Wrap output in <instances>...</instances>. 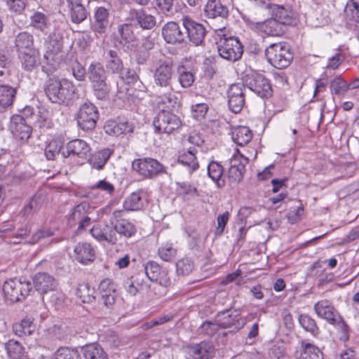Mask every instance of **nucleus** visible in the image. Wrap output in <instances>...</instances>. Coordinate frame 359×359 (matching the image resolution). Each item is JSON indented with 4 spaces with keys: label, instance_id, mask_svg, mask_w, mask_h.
<instances>
[{
    "label": "nucleus",
    "instance_id": "49530a36",
    "mask_svg": "<svg viewBox=\"0 0 359 359\" xmlns=\"http://www.w3.org/2000/svg\"><path fill=\"white\" fill-rule=\"evenodd\" d=\"M95 290L88 283L79 284L76 290V295L83 303H91L95 299Z\"/></svg>",
    "mask_w": 359,
    "mask_h": 359
},
{
    "label": "nucleus",
    "instance_id": "7ed1b4c3",
    "mask_svg": "<svg viewBox=\"0 0 359 359\" xmlns=\"http://www.w3.org/2000/svg\"><path fill=\"white\" fill-rule=\"evenodd\" d=\"M63 36L59 32L50 34L45 41L46 53L43 55L45 65L42 71L47 74L55 72L59 67L62 57L60 53L63 48Z\"/></svg>",
    "mask_w": 359,
    "mask_h": 359
},
{
    "label": "nucleus",
    "instance_id": "b1692460",
    "mask_svg": "<svg viewBox=\"0 0 359 359\" xmlns=\"http://www.w3.org/2000/svg\"><path fill=\"white\" fill-rule=\"evenodd\" d=\"M82 1L83 0H65L70 19L74 23H81L87 18L88 13Z\"/></svg>",
    "mask_w": 359,
    "mask_h": 359
},
{
    "label": "nucleus",
    "instance_id": "09e8293b",
    "mask_svg": "<svg viewBox=\"0 0 359 359\" xmlns=\"http://www.w3.org/2000/svg\"><path fill=\"white\" fill-rule=\"evenodd\" d=\"M89 208V204L83 202L74 208L71 215L69 217V223L72 225L78 222L82 218L87 215V210Z\"/></svg>",
    "mask_w": 359,
    "mask_h": 359
},
{
    "label": "nucleus",
    "instance_id": "20e7f679",
    "mask_svg": "<svg viewBox=\"0 0 359 359\" xmlns=\"http://www.w3.org/2000/svg\"><path fill=\"white\" fill-rule=\"evenodd\" d=\"M265 55L267 61L279 69L287 67L293 60L290 46L286 43L271 44L265 50Z\"/></svg>",
    "mask_w": 359,
    "mask_h": 359
},
{
    "label": "nucleus",
    "instance_id": "a211bd4d",
    "mask_svg": "<svg viewBox=\"0 0 359 359\" xmlns=\"http://www.w3.org/2000/svg\"><path fill=\"white\" fill-rule=\"evenodd\" d=\"M10 129L13 136L20 141H27L32 134V127L29 126L21 115H13L11 117Z\"/></svg>",
    "mask_w": 359,
    "mask_h": 359
},
{
    "label": "nucleus",
    "instance_id": "7c9ffc66",
    "mask_svg": "<svg viewBox=\"0 0 359 359\" xmlns=\"http://www.w3.org/2000/svg\"><path fill=\"white\" fill-rule=\"evenodd\" d=\"M177 81L183 88H190L196 79V70L193 67L180 65L177 69Z\"/></svg>",
    "mask_w": 359,
    "mask_h": 359
},
{
    "label": "nucleus",
    "instance_id": "e433bc0d",
    "mask_svg": "<svg viewBox=\"0 0 359 359\" xmlns=\"http://www.w3.org/2000/svg\"><path fill=\"white\" fill-rule=\"evenodd\" d=\"M88 79L92 83L107 80V73L103 65L98 62H92L87 71Z\"/></svg>",
    "mask_w": 359,
    "mask_h": 359
},
{
    "label": "nucleus",
    "instance_id": "3c124183",
    "mask_svg": "<svg viewBox=\"0 0 359 359\" xmlns=\"http://www.w3.org/2000/svg\"><path fill=\"white\" fill-rule=\"evenodd\" d=\"M118 33L121 39L120 42L125 44L133 42L136 39L133 26L130 24L125 23L120 25L118 28Z\"/></svg>",
    "mask_w": 359,
    "mask_h": 359
},
{
    "label": "nucleus",
    "instance_id": "473e14b6",
    "mask_svg": "<svg viewBox=\"0 0 359 359\" xmlns=\"http://www.w3.org/2000/svg\"><path fill=\"white\" fill-rule=\"evenodd\" d=\"M109 12L104 7H99L95 13L93 30L99 34H103L109 27Z\"/></svg>",
    "mask_w": 359,
    "mask_h": 359
},
{
    "label": "nucleus",
    "instance_id": "69168bd1",
    "mask_svg": "<svg viewBox=\"0 0 359 359\" xmlns=\"http://www.w3.org/2000/svg\"><path fill=\"white\" fill-rule=\"evenodd\" d=\"M160 257L165 262H170L176 255V250L172 246L165 245L158 250Z\"/></svg>",
    "mask_w": 359,
    "mask_h": 359
},
{
    "label": "nucleus",
    "instance_id": "423d86ee",
    "mask_svg": "<svg viewBox=\"0 0 359 359\" xmlns=\"http://www.w3.org/2000/svg\"><path fill=\"white\" fill-rule=\"evenodd\" d=\"M255 4L261 8L271 11V15L275 17L283 25H293L297 23V13L288 6H284L272 4L269 0H252Z\"/></svg>",
    "mask_w": 359,
    "mask_h": 359
},
{
    "label": "nucleus",
    "instance_id": "c85d7f7f",
    "mask_svg": "<svg viewBox=\"0 0 359 359\" xmlns=\"http://www.w3.org/2000/svg\"><path fill=\"white\" fill-rule=\"evenodd\" d=\"M204 12L208 18H220L226 19L229 16V9L222 4L220 0H208L205 6Z\"/></svg>",
    "mask_w": 359,
    "mask_h": 359
},
{
    "label": "nucleus",
    "instance_id": "de8ad7c7",
    "mask_svg": "<svg viewBox=\"0 0 359 359\" xmlns=\"http://www.w3.org/2000/svg\"><path fill=\"white\" fill-rule=\"evenodd\" d=\"M30 25L37 30L45 32L50 25L48 17L42 12L36 11L30 16Z\"/></svg>",
    "mask_w": 359,
    "mask_h": 359
},
{
    "label": "nucleus",
    "instance_id": "39448f33",
    "mask_svg": "<svg viewBox=\"0 0 359 359\" xmlns=\"http://www.w3.org/2000/svg\"><path fill=\"white\" fill-rule=\"evenodd\" d=\"M32 290V283L22 278L10 279L5 281L3 285L5 297L11 302L24 300Z\"/></svg>",
    "mask_w": 359,
    "mask_h": 359
},
{
    "label": "nucleus",
    "instance_id": "5fc2aeb1",
    "mask_svg": "<svg viewBox=\"0 0 359 359\" xmlns=\"http://www.w3.org/2000/svg\"><path fill=\"white\" fill-rule=\"evenodd\" d=\"M176 272L177 275L187 276L194 269V262L188 257L178 260L176 264Z\"/></svg>",
    "mask_w": 359,
    "mask_h": 359
},
{
    "label": "nucleus",
    "instance_id": "c756f323",
    "mask_svg": "<svg viewBox=\"0 0 359 359\" xmlns=\"http://www.w3.org/2000/svg\"><path fill=\"white\" fill-rule=\"evenodd\" d=\"M295 357L298 359H323V353L317 346L302 341L300 348L295 352Z\"/></svg>",
    "mask_w": 359,
    "mask_h": 359
},
{
    "label": "nucleus",
    "instance_id": "603ef678",
    "mask_svg": "<svg viewBox=\"0 0 359 359\" xmlns=\"http://www.w3.org/2000/svg\"><path fill=\"white\" fill-rule=\"evenodd\" d=\"M51 359H81L79 351L69 347H60Z\"/></svg>",
    "mask_w": 359,
    "mask_h": 359
},
{
    "label": "nucleus",
    "instance_id": "f257e3e1",
    "mask_svg": "<svg viewBox=\"0 0 359 359\" xmlns=\"http://www.w3.org/2000/svg\"><path fill=\"white\" fill-rule=\"evenodd\" d=\"M174 62L170 58L159 60L154 72V83L158 88V93L163 96V102L175 104L177 97L173 94Z\"/></svg>",
    "mask_w": 359,
    "mask_h": 359
},
{
    "label": "nucleus",
    "instance_id": "c9c22d12",
    "mask_svg": "<svg viewBox=\"0 0 359 359\" xmlns=\"http://www.w3.org/2000/svg\"><path fill=\"white\" fill-rule=\"evenodd\" d=\"M105 130L109 135L118 136L122 134L132 133L134 126L133 123L128 121L119 123L111 121L105 126Z\"/></svg>",
    "mask_w": 359,
    "mask_h": 359
},
{
    "label": "nucleus",
    "instance_id": "0eeeda50",
    "mask_svg": "<svg viewBox=\"0 0 359 359\" xmlns=\"http://www.w3.org/2000/svg\"><path fill=\"white\" fill-rule=\"evenodd\" d=\"M132 168L147 179H154L167 172L165 167L153 158L135 159L132 162Z\"/></svg>",
    "mask_w": 359,
    "mask_h": 359
},
{
    "label": "nucleus",
    "instance_id": "f3484780",
    "mask_svg": "<svg viewBox=\"0 0 359 359\" xmlns=\"http://www.w3.org/2000/svg\"><path fill=\"white\" fill-rule=\"evenodd\" d=\"M214 346L205 341L186 348L187 359H210L214 356Z\"/></svg>",
    "mask_w": 359,
    "mask_h": 359
},
{
    "label": "nucleus",
    "instance_id": "a18cd8bd",
    "mask_svg": "<svg viewBox=\"0 0 359 359\" xmlns=\"http://www.w3.org/2000/svg\"><path fill=\"white\" fill-rule=\"evenodd\" d=\"M16 95L15 88L9 85H0V105L8 107L12 105Z\"/></svg>",
    "mask_w": 359,
    "mask_h": 359
},
{
    "label": "nucleus",
    "instance_id": "6e6552de",
    "mask_svg": "<svg viewBox=\"0 0 359 359\" xmlns=\"http://www.w3.org/2000/svg\"><path fill=\"white\" fill-rule=\"evenodd\" d=\"M153 125L155 133L171 134L182 127V121L172 112L162 110L154 118Z\"/></svg>",
    "mask_w": 359,
    "mask_h": 359
},
{
    "label": "nucleus",
    "instance_id": "c03bdc74",
    "mask_svg": "<svg viewBox=\"0 0 359 359\" xmlns=\"http://www.w3.org/2000/svg\"><path fill=\"white\" fill-rule=\"evenodd\" d=\"M15 46L18 51L34 48V36L28 32H20L15 39Z\"/></svg>",
    "mask_w": 359,
    "mask_h": 359
},
{
    "label": "nucleus",
    "instance_id": "bb28decb",
    "mask_svg": "<svg viewBox=\"0 0 359 359\" xmlns=\"http://www.w3.org/2000/svg\"><path fill=\"white\" fill-rule=\"evenodd\" d=\"M130 15L131 20L143 29H151L156 25V18L143 9H131Z\"/></svg>",
    "mask_w": 359,
    "mask_h": 359
},
{
    "label": "nucleus",
    "instance_id": "2f4dec72",
    "mask_svg": "<svg viewBox=\"0 0 359 359\" xmlns=\"http://www.w3.org/2000/svg\"><path fill=\"white\" fill-rule=\"evenodd\" d=\"M84 359H108V355L97 343L86 344L81 348Z\"/></svg>",
    "mask_w": 359,
    "mask_h": 359
},
{
    "label": "nucleus",
    "instance_id": "e2e57ef3",
    "mask_svg": "<svg viewBox=\"0 0 359 359\" xmlns=\"http://www.w3.org/2000/svg\"><path fill=\"white\" fill-rule=\"evenodd\" d=\"M219 329L221 328L216 318L214 321H205L199 327L201 332L208 336L214 335Z\"/></svg>",
    "mask_w": 359,
    "mask_h": 359
},
{
    "label": "nucleus",
    "instance_id": "864d4df0",
    "mask_svg": "<svg viewBox=\"0 0 359 359\" xmlns=\"http://www.w3.org/2000/svg\"><path fill=\"white\" fill-rule=\"evenodd\" d=\"M92 87L94 95L98 100H103L108 98L110 88L106 81L92 83Z\"/></svg>",
    "mask_w": 359,
    "mask_h": 359
},
{
    "label": "nucleus",
    "instance_id": "72a5a7b5",
    "mask_svg": "<svg viewBox=\"0 0 359 359\" xmlns=\"http://www.w3.org/2000/svg\"><path fill=\"white\" fill-rule=\"evenodd\" d=\"M196 149L195 148H189L188 151L184 152L178 156V162L185 166L189 173H192L198 169L199 165L196 157Z\"/></svg>",
    "mask_w": 359,
    "mask_h": 359
},
{
    "label": "nucleus",
    "instance_id": "ea45409f",
    "mask_svg": "<svg viewBox=\"0 0 359 359\" xmlns=\"http://www.w3.org/2000/svg\"><path fill=\"white\" fill-rule=\"evenodd\" d=\"M5 349L12 359H26L25 348L18 341L10 339L5 344Z\"/></svg>",
    "mask_w": 359,
    "mask_h": 359
},
{
    "label": "nucleus",
    "instance_id": "f03ea898",
    "mask_svg": "<svg viewBox=\"0 0 359 359\" xmlns=\"http://www.w3.org/2000/svg\"><path fill=\"white\" fill-rule=\"evenodd\" d=\"M44 91L51 102L65 106L72 105L79 98L76 87L67 79L50 78L44 85Z\"/></svg>",
    "mask_w": 359,
    "mask_h": 359
},
{
    "label": "nucleus",
    "instance_id": "6ab92c4d",
    "mask_svg": "<svg viewBox=\"0 0 359 359\" xmlns=\"http://www.w3.org/2000/svg\"><path fill=\"white\" fill-rule=\"evenodd\" d=\"M248 163V158L241 154L236 149V154H234L231 159L228 172L229 179L231 182L238 183L242 180L245 166Z\"/></svg>",
    "mask_w": 359,
    "mask_h": 359
},
{
    "label": "nucleus",
    "instance_id": "9b49d317",
    "mask_svg": "<svg viewBox=\"0 0 359 359\" xmlns=\"http://www.w3.org/2000/svg\"><path fill=\"white\" fill-rule=\"evenodd\" d=\"M123 210H115L109 219V224L114 226L115 231L119 239H128L135 236L137 228L128 219L123 218Z\"/></svg>",
    "mask_w": 359,
    "mask_h": 359
},
{
    "label": "nucleus",
    "instance_id": "aec40b11",
    "mask_svg": "<svg viewBox=\"0 0 359 359\" xmlns=\"http://www.w3.org/2000/svg\"><path fill=\"white\" fill-rule=\"evenodd\" d=\"M33 284L36 291L41 294L57 290L58 283L53 276L48 273L39 272L34 275Z\"/></svg>",
    "mask_w": 359,
    "mask_h": 359
},
{
    "label": "nucleus",
    "instance_id": "79ce46f5",
    "mask_svg": "<svg viewBox=\"0 0 359 359\" xmlns=\"http://www.w3.org/2000/svg\"><path fill=\"white\" fill-rule=\"evenodd\" d=\"M124 213L128 211H137L142 208L143 203L140 191L130 194L123 203Z\"/></svg>",
    "mask_w": 359,
    "mask_h": 359
},
{
    "label": "nucleus",
    "instance_id": "1a4fd4ad",
    "mask_svg": "<svg viewBox=\"0 0 359 359\" xmlns=\"http://www.w3.org/2000/svg\"><path fill=\"white\" fill-rule=\"evenodd\" d=\"M219 55L229 61L236 62L240 60L243 53V46L238 38L229 36L221 38L217 43Z\"/></svg>",
    "mask_w": 359,
    "mask_h": 359
},
{
    "label": "nucleus",
    "instance_id": "bf43d9fd",
    "mask_svg": "<svg viewBox=\"0 0 359 359\" xmlns=\"http://www.w3.org/2000/svg\"><path fill=\"white\" fill-rule=\"evenodd\" d=\"M14 330L20 336L31 335L34 331V326L29 319H23L20 324L14 327Z\"/></svg>",
    "mask_w": 359,
    "mask_h": 359
},
{
    "label": "nucleus",
    "instance_id": "4c0bfd02",
    "mask_svg": "<svg viewBox=\"0 0 359 359\" xmlns=\"http://www.w3.org/2000/svg\"><path fill=\"white\" fill-rule=\"evenodd\" d=\"M113 154V150L109 148L102 149L95 153L89 159V163L92 168L97 170H102L110 156Z\"/></svg>",
    "mask_w": 359,
    "mask_h": 359
},
{
    "label": "nucleus",
    "instance_id": "0e129e2a",
    "mask_svg": "<svg viewBox=\"0 0 359 359\" xmlns=\"http://www.w3.org/2000/svg\"><path fill=\"white\" fill-rule=\"evenodd\" d=\"M159 10L166 15H172L176 10L174 7L175 0H156Z\"/></svg>",
    "mask_w": 359,
    "mask_h": 359
},
{
    "label": "nucleus",
    "instance_id": "cd10ccee",
    "mask_svg": "<svg viewBox=\"0 0 359 359\" xmlns=\"http://www.w3.org/2000/svg\"><path fill=\"white\" fill-rule=\"evenodd\" d=\"M74 252L76 260L83 264L91 263L95 257L94 248L88 243H79L75 246Z\"/></svg>",
    "mask_w": 359,
    "mask_h": 359
},
{
    "label": "nucleus",
    "instance_id": "a878e982",
    "mask_svg": "<svg viewBox=\"0 0 359 359\" xmlns=\"http://www.w3.org/2000/svg\"><path fill=\"white\" fill-rule=\"evenodd\" d=\"M19 58L22 68L26 72H33L40 65V53L36 48L22 52Z\"/></svg>",
    "mask_w": 359,
    "mask_h": 359
},
{
    "label": "nucleus",
    "instance_id": "5701e85b",
    "mask_svg": "<svg viewBox=\"0 0 359 359\" xmlns=\"http://www.w3.org/2000/svg\"><path fill=\"white\" fill-rule=\"evenodd\" d=\"M90 151V147L84 140L75 139L67 144L66 150L62 151V156L64 158L75 156L81 158H86Z\"/></svg>",
    "mask_w": 359,
    "mask_h": 359
},
{
    "label": "nucleus",
    "instance_id": "680f3d73",
    "mask_svg": "<svg viewBox=\"0 0 359 359\" xmlns=\"http://www.w3.org/2000/svg\"><path fill=\"white\" fill-rule=\"evenodd\" d=\"M102 242L109 245H116L118 242V237L115 231L114 226L110 225L104 226Z\"/></svg>",
    "mask_w": 359,
    "mask_h": 359
},
{
    "label": "nucleus",
    "instance_id": "f704fd0d",
    "mask_svg": "<svg viewBox=\"0 0 359 359\" xmlns=\"http://www.w3.org/2000/svg\"><path fill=\"white\" fill-rule=\"evenodd\" d=\"M106 67L111 74H120L123 70V63L116 50H109L107 53Z\"/></svg>",
    "mask_w": 359,
    "mask_h": 359
},
{
    "label": "nucleus",
    "instance_id": "dca6fc26",
    "mask_svg": "<svg viewBox=\"0 0 359 359\" xmlns=\"http://www.w3.org/2000/svg\"><path fill=\"white\" fill-rule=\"evenodd\" d=\"M313 309L319 318L325 320L330 325H334L337 324L341 319L332 303L327 299L320 300L316 302L313 306Z\"/></svg>",
    "mask_w": 359,
    "mask_h": 359
},
{
    "label": "nucleus",
    "instance_id": "f8f14e48",
    "mask_svg": "<svg viewBox=\"0 0 359 359\" xmlns=\"http://www.w3.org/2000/svg\"><path fill=\"white\" fill-rule=\"evenodd\" d=\"M76 118L78 126L83 130L94 129L99 118L97 107L90 102H83L79 107Z\"/></svg>",
    "mask_w": 359,
    "mask_h": 359
},
{
    "label": "nucleus",
    "instance_id": "393cba45",
    "mask_svg": "<svg viewBox=\"0 0 359 359\" xmlns=\"http://www.w3.org/2000/svg\"><path fill=\"white\" fill-rule=\"evenodd\" d=\"M255 28L269 36H280L283 33V25L274 16L262 22H253Z\"/></svg>",
    "mask_w": 359,
    "mask_h": 359
},
{
    "label": "nucleus",
    "instance_id": "2eb2a0df",
    "mask_svg": "<svg viewBox=\"0 0 359 359\" xmlns=\"http://www.w3.org/2000/svg\"><path fill=\"white\" fill-rule=\"evenodd\" d=\"M244 90V85L241 83L231 85L227 90L229 108L235 114L240 112L244 107L245 100Z\"/></svg>",
    "mask_w": 359,
    "mask_h": 359
},
{
    "label": "nucleus",
    "instance_id": "4d7b16f0",
    "mask_svg": "<svg viewBox=\"0 0 359 359\" xmlns=\"http://www.w3.org/2000/svg\"><path fill=\"white\" fill-rule=\"evenodd\" d=\"M346 16L350 20L353 22H359V4L350 0L344 9Z\"/></svg>",
    "mask_w": 359,
    "mask_h": 359
},
{
    "label": "nucleus",
    "instance_id": "338daca9",
    "mask_svg": "<svg viewBox=\"0 0 359 359\" xmlns=\"http://www.w3.org/2000/svg\"><path fill=\"white\" fill-rule=\"evenodd\" d=\"M140 283H137V277H131L124 281V287L131 295H135L140 289Z\"/></svg>",
    "mask_w": 359,
    "mask_h": 359
},
{
    "label": "nucleus",
    "instance_id": "a19ab883",
    "mask_svg": "<svg viewBox=\"0 0 359 359\" xmlns=\"http://www.w3.org/2000/svg\"><path fill=\"white\" fill-rule=\"evenodd\" d=\"M252 133L246 126H239L232 132V140L238 146H244L250 142Z\"/></svg>",
    "mask_w": 359,
    "mask_h": 359
},
{
    "label": "nucleus",
    "instance_id": "37998d69",
    "mask_svg": "<svg viewBox=\"0 0 359 359\" xmlns=\"http://www.w3.org/2000/svg\"><path fill=\"white\" fill-rule=\"evenodd\" d=\"M298 321L301 327L306 332H309L312 336L316 337L320 333V330L316 320L309 314H299L298 316Z\"/></svg>",
    "mask_w": 359,
    "mask_h": 359
},
{
    "label": "nucleus",
    "instance_id": "4be33fe9",
    "mask_svg": "<svg viewBox=\"0 0 359 359\" xmlns=\"http://www.w3.org/2000/svg\"><path fill=\"white\" fill-rule=\"evenodd\" d=\"M100 303L110 309L115 303L116 285L112 280L105 278L99 285Z\"/></svg>",
    "mask_w": 359,
    "mask_h": 359
},
{
    "label": "nucleus",
    "instance_id": "8fccbe9b",
    "mask_svg": "<svg viewBox=\"0 0 359 359\" xmlns=\"http://www.w3.org/2000/svg\"><path fill=\"white\" fill-rule=\"evenodd\" d=\"M349 88L348 84L340 76L332 79L330 84L331 93L337 96H343Z\"/></svg>",
    "mask_w": 359,
    "mask_h": 359
},
{
    "label": "nucleus",
    "instance_id": "774afa93",
    "mask_svg": "<svg viewBox=\"0 0 359 359\" xmlns=\"http://www.w3.org/2000/svg\"><path fill=\"white\" fill-rule=\"evenodd\" d=\"M208 110V106L205 103H198L191 107L194 117L197 120L204 118Z\"/></svg>",
    "mask_w": 359,
    "mask_h": 359
},
{
    "label": "nucleus",
    "instance_id": "13d9d810",
    "mask_svg": "<svg viewBox=\"0 0 359 359\" xmlns=\"http://www.w3.org/2000/svg\"><path fill=\"white\" fill-rule=\"evenodd\" d=\"M62 149V144L56 140L51 141L46 147L44 154L47 160H55V157L60 154Z\"/></svg>",
    "mask_w": 359,
    "mask_h": 359
},
{
    "label": "nucleus",
    "instance_id": "052dcab7",
    "mask_svg": "<svg viewBox=\"0 0 359 359\" xmlns=\"http://www.w3.org/2000/svg\"><path fill=\"white\" fill-rule=\"evenodd\" d=\"M42 198L40 196H34L27 204L23 210L22 212L24 215H32L36 212L41 208L42 205Z\"/></svg>",
    "mask_w": 359,
    "mask_h": 359
},
{
    "label": "nucleus",
    "instance_id": "9d476101",
    "mask_svg": "<svg viewBox=\"0 0 359 359\" xmlns=\"http://www.w3.org/2000/svg\"><path fill=\"white\" fill-rule=\"evenodd\" d=\"M243 85L260 97L265 98L272 95V88L269 79L261 74H247L243 78Z\"/></svg>",
    "mask_w": 359,
    "mask_h": 359
},
{
    "label": "nucleus",
    "instance_id": "58836bf2",
    "mask_svg": "<svg viewBox=\"0 0 359 359\" xmlns=\"http://www.w3.org/2000/svg\"><path fill=\"white\" fill-rule=\"evenodd\" d=\"M207 172L208 177L216 182L217 187H222L224 185V180L222 179L224 169L219 163L211 161L207 167Z\"/></svg>",
    "mask_w": 359,
    "mask_h": 359
},
{
    "label": "nucleus",
    "instance_id": "412c9836",
    "mask_svg": "<svg viewBox=\"0 0 359 359\" xmlns=\"http://www.w3.org/2000/svg\"><path fill=\"white\" fill-rule=\"evenodd\" d=\"M163 39L171 44H180L185 41L186 35L175 22H168L162 27Z\"/></svg>",
    "mask_w": 359,
    "mask_h": 359
},
{
    "label": "nucleus",
    "instance_id": "4468645a",
    "mask_svg": "<svg viewBox=\"0 0 359 359\" xmlns=\"http://www.w3.org/2000/svg\"><path fill=\"white\" fill-rule=\"evenodd\" d=\"M216 320L221 329L233 328L238 331L245 324V320L241 316L238 310L226 309L219 311L216 315Z\"/></svg>",
    "mask_w": 359,
    "mask_h": 359
},
{
    "label": "nucleus",
    "instance_id": "ddd939ff",
    "mask_svg": "<svg viewBox=\"0 0 359 359\" xmlns=\"http://www.w3.org/2000/svg\"><path fill=\"white\" fill-rule=\"evenodd\" d=\"M181 20L186 31V39L195 46L202 44L207 33L205 26L189 16L183 17Z\"/></svg>",
    "mask_w": 359,
    "mask_h": 359
},
{
    "label": "nucleus",
    "instance_id": "6e6d98bb",
    "mask_svg": "<svg viewBox=\"0 0 359 359\" xmlns=\"http://www.w3.org/2000/svg\"><path fill=\"white\" fill-rule=\"evenodd\" d=\"M144 272L147 278L151 280H157L161 275V269L158 263L149 261L144 265Z\"/></svg>",
    "mask_w": 359,
    "mask_h": 359
}]
</instances>
